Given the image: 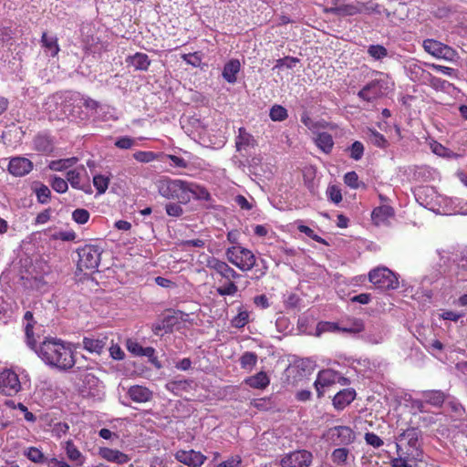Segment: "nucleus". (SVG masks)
I'll use <instances>...</instances> for the list:
<instances>
[{"instance_id": "obj_10", "label": "nucleus", "mask_w": 467, "mask_h": 467, "mask_svg": "<svg viewBox=\"0 0 467 467\" xmlns=\"http://www.w3.org/2000/svg\"><path fill=\"white\" fill-rule=\"evenodd\" d=\"M206 267L214 271L223 280L238 279L241 275L231 267L226 262L215 256L206 255Z\"/></svg>"}, {"instance_id": "obj_3", "label": "nucleus", "mask_w": 467, "mask_h": 467, "mask_svg": "<svg viewBox=\"0 0 467 467\" xmlns=\"http://www.w3.org/2000/svg\"><path fill=\"white\" fill-rule=\"evenodd\" d=\"M158 192L169 200H177L181 203H187L190 198L186 197V181L161 177L156 183Z\"/></svg>"}, {"instance_id": "obj_15", "label": "nucleus", "mask_w": 467, "mask_h": 467, "mask_svg": "<svg viewBox=\"0 0 467 467\" xmlns=\"http://www.w3.org/2000/svg\"><path fill=\"white\" fill-rule=\"evenodd\" d=\"M175 459L189 467H200L207 458L201 451L180 450L175 453Z\"/></svg>"}, {"instance_id": "obj_25", "label": "nucleus", "mask_w": 467, "mask_h": 467, "mask_svg": "<svg viewBox=\"0 0 467 467\" xmlns=\"http://www.w3.org/2000/svg\"><path fill=\"white\" fill-rule=\"evenodd\" d=\"M244 384L249 386L252 389H265L267 388L270 384V379L266 372L265 371H259L258 373L247 377L244 380Z\"/></svg>"}, {"instance_id": "obj_53", "label": "nucleus", "mask_w": 467, "mask_h": 467, "mask_svg": "<svg viewBox=\"0 0 467 467\" xmlns=\"http://www.w3.org/2000/svg\"><path fill=\"white\" fill-rule=\"evenodd\" d=\"M90 214L88 210L78 208L73 211L72 219L78 224H84L88 222Z\"/></svg>"}, {"instance_id": "obj_50", "label": "nucleus", "mask_w": 467, "mask_h": 467, "mask_svg": "<svg viewBox=\"0 0 467 467\" xmlns=\"http://www.w3.org/2000/svg\"><path fill=\"white\" fill-rule=\"evenodd\" d=\"M340 331L338 323L321 321L317 326V332L318 335L326 332H337Z\"/></svg>"}, {"instance_id": "obj_13", "label": "nucleus", "mask_w": 467, "mask_h": 467, "mask_svg": "<svg viewBox=\"0 0 467 467\" xmlns=\"http://www.w3.org/2000/svg\"><path fill=\"white\" fill-rule=\"evenodd\" d=\"M61 110L64 114L78 117L81 113V94L76 91H66L62 95Z\"/></svg>"}, {"instance_id": "obj_38", "label": "nucleus", "mask_w": 467, "mask_h": 467, "mask_svg": "<svg viewBox=\"0 0 467 467\" xmlns=\"http://www.w3.org/2000/svg\"><path fill=\"white\" fill-rule=\"evenodd\" d=\"M407 13V6L405 4L399 3L398 5L392 10L389 11L388 9H384V14L387 18L394 24H398L404 19L402 16H405Z\"/></svg>"}, {"instance_id": "obj_29", "label": "nucleus", "mask_w": 467, "mask_h": 467, "mask_svg": "<svg viewBox=\"0 0 467 467\" xmlns=\"http://www.w3.org/2000/svg\"><path fill=\"white\" fill-rule=\"evenodd\" d=\"M175 324V317L172 316L164 317L161 320L154 323L151 327L152 332L156 336H163L171 333Z\"/></svg>"}, {"instance_id": "obj_24", "label": "nucleus", "mask_w": 467, "mask_h": 467, "mask_svg": "<svg viewBox=\"0 0 467 467\" xmlns=\"http://www.w3.org/2000/svg\"><path fill=\"white\" fill-rule=\"evenodd\" d=\"M34 149L43 154H50L54 150L52 138L47 134H37L34 139Z\"/></svg>"}, {"instance_id": "obj_41", "label": "nucleus", "mask_w": 467, "mask_h": 467, "mask_svg": "<svg viewBox=\"0 0 467 467\" xmlns=\"http://www.w3.org/2000/svg\"><path fill=\"white\" fill-rule=\"evenodd\" d=\"M235 280L236 279L224 280V283L216 288L217 294L221 296H234L238 292Z\"/></svg>"}, {"instance_id": "obj_32", "label": "nucleus", "mask_w": 467, "mask_h": 467, "mask_svg": "<svg viewBox=\"0 0 467 467\" xmlns=\"http://www.w3.org/2000/svg\"><path fill=\"white\" fill-rule=\"evenodd\" d=\"M40 42L42 47L49 52L51 57H55L58 55L60 47L56 36H48L47 32H43Z\"/></svg>"}, {"instance_id": "obj_11", "label": "nucleus", "mask_w": 467, "mask_h": 467, "mask_svg": "<svg viewBox=\"0 0 467 467\" xmlns=\"http://www.w3.org/2000/svg\"><path fill=\"white\" fill-rule=\"evenodd\" d=\"M327 439L335 445H349L356 440L355 431L348 426H335L327 433Z\"/></svg>"}, {"instance_id": "obj_56", "label": "nucleus", "mask_w": 467, "mask_h": 467, "mask_svg": "<svg viewBox=\"0 0 467 467\" xmlns=\"http://www.w3.org/2000/svg\"><path fill=\"white\" fill-rule=\"evenodd\" d=\"M249 320V313L245 310L239 311V313L232 319L233 327L236 328L244 327Z\"/></svg>"}, {"instance_id": "obj_17", "label": "nucleus", "mask_w": 467, "mask_h": 467, "mask_svg": "<svg viewBox=\"0 0 467 467\" xmlns=\"http://www.w3.org/2000/svg\"><path fill=\"white\" fill-rule=\"evenodd\" d=\"M383 86L380 80L374 79L365 85L358 93L360 99L372 102L383 95Z\"/></svg>"}, {"instance_id": "obj_28", "label": "nucleus", "mask_w": 467, "mask_h": 467, "mask_svg": "<svg viewBox=\"0 0 467 467\" xmlns=\"http://www.w3.org/2000/svg\"><path fill=\"white\" fill-rule=\"evenodd\" d=\"M241 69V64L238 59H231L225 63L223 69V78L231 84H234L237 80V74Z\"/></svg>"}, {"instance_id": "obj_19", "label": "nucleus", "mask_w": 467, "mask_h": 467, "mask_svg": "<svg viewBox=\"0 0 467 467\" xmlns=\"http://www.w3.org/2000/svg\"><path fill=\"white\" fill-rule=\"evenodd\" d=\"M99 455L100 458L109 462L117 464H125L130 461V457L117 449H111L109 447H99Z\"/></svg>"}, {"instance_id": "obj_7", "label": "nucleus", "mask_w": 467, "mask_h": 467, "mask_svg": "<svg viewBox=\"0 0 467 467\" xmlns=\"http://www.w3.org/2000/svg\"><path fill=\"white\" fill-rule=\"evenodd\" d=\"M101 252L102 250L99 246L93 244H86L79 248L78 268L80 271L97 269L100 263Z\"/></svg>"}, {"instance_id": "obj_1", "label": "nucleus", "mask_w": 467, "mask_h": 467, "mask_svg": "<svg viewBox=\"0 0 467 467\" xmlns=\"http://www.w3.org/2000/svg\"><path fill=\"white\" fill-rule=\"evenodd\" d=\"M36 352L46 364L58 369L67 370L75 365L73 351L59 338L47 337Z\"/></svg>"}, {"instance_id": "obj_26", "label": "nucleus", "mask_w": 467, "mask_h": 467, "mask_svg": "<svg viewBox=\"0 0 467 467\" xmlns=\"http://www.w3.org/2000/svg\"><path fill=\"white\" fill-rule=\"evenodd\" d=\"M126 63L129 66H132L135 70L146 71L150 65V59L147 54L137 52L133 56H129L126 58Z\"/></svg>"}, {"instance_id": "obj_60", "label": "nucleus", "mask_w": 467, "mask_h": 467, "mask_svg": "<svg viewBox=\"0 0 467 467\" xmlns=\"http://www.w3.org/2000/svg\"><path fill=\"white\" fill-rule=\"evenodd\" d=\"M134 144H135L134 139L128 137V136L120 137L115 141V146L117 148L122 149V150L130 149L134 146Z\"/></svg>"}, {"instance_id": "obj_33", "label": "nucleus", "mask_w": 467, "mask_h": 467, "mask_svg": "<svg viewBox=\"0 0 467 467\" xmlns=\"http://www.w3.org/2000/svg\"><path fill=\"white\" fill-rule=\"evenodd\" d=\"M315 143L326 154H329L334 148L333 137L327 132L317 133Z\"/></svg>"}, {"instance_id": "obj_5", "label": "nucleus", "mask_w": 467, "mask_h": 467, "mask_svg": "<svg viewBox=\"0 0 467 467\" xmlns=\"http://www.w3.org/2000/svg\"><path fill=\"white\" fill-rule=\"evenodd\" d=\"M368 280L380 290H394L399 287L397 275L386 266H379L368 272Z\"/></svg>"}, {"instance_id": "obj_59", "label": "nucleus", "mask_w": 467, "mask_h": 467, "mask_svg": "<svg viewBox=\"0 0 467 467\" xmlns=\"http://www.w3.org/2000/svg\"><path fill=\"white\" fill-rule=\"evenodd\" d=\"M34 324L31 323V322H28L26 324V327H25V332H26V339H27V344L28 346L33 348V349H36V340L35 338V336H34Z\"/></svg>"}, {"instance_id": "obj_64", "label": "nucleus", "mask_w": 467, "mask_h": 467, "mask_svg": "<svg viewBox=\"0 0 467 467\" xmlns=\"http://www.w3.org/2000/svg\"><path fill=\"white\" fill-rule=\"evenodd\" d=\"M44 464H46V467H70V465L66 461L58 460L57 458H46Z\"/></svg>"}, {"instance_id": "obj_4", "label": "nucleus", "mask_w": 467, "mask_h": 467, "mask_svg": "<svg viewBox=\"0 0 467 467\" xmlns=\"http://www.w3.org/2000/svg\"><path fill=\"white\" fill-rule=\"evenodd\" d=\"M225 255L229 263L243 272L250 271L256 263L254 253L241 245H233L226 249Z\"/></svg>"}, {"instance_id": "obj_31", "label": "nucleus", "mask_w": 467, "mask_h": 467, "mask_svg": "<svg viewBox=\"0 0 467 467\" xmlns=\"http://www.w3.org/2000/svg\"><path fill=\"white\" fill-rule=\"evenodd\" d=\"M235 145L237 150H246L249 147H254L256 140L244 128H239Z\"/></svg>"}, {"instance_id": "obj_8", "label": "nucleus", "mask_w": 467, "mask_h": 467, "mask_svg": "<svg viewBox=\"0 0 467 467\" xmlns=\"http://www.w3.org/2000/svg\"><path fill=\"white\" fill-rule=\"evenodd\" d=\"M422 47L428 54L439 59L454 61L458 57L456 50L435 39H425Z\"/></svg>"}, {"instance_id": "obj_54", "label": "nucleus", "mask_w": 467, "mask_h": 467, "mask_svg": "<svg viewBox=\"0 0 467 467\" xmlns=\"http://www.w3.org/2000/svg\"><path fill=\"white\" fill-rule=\"evenodd\" d=\"M344 182L352 189H358L360 184L364 186V183L358 180V175L356 171H348L344 176Z\"/></svg>"}, {"instance_id": "obj_62", "label": "nucleus", "mask_w": 467, "mask_h": 467, "mask_svg": "<svg viewBox=\"0 0 467 467\" xmlns=\"http://www.w3.org/2000/svg\"><path fill=\"white\" fill-rule=\"evenodd\" d=\"M165 210L168 215L173 217H179L183 213L182 208L178 203H168L165 206Z\"/></svg>"}, {"instance_id": "obj_49", "label": "nucleus", "mask_w": 467, "mask_h": 467, "mask_svg": "<svg viewBox=\"0 0 467 467\" xmlns=\"http://www.w3.org/2000/svg\"><path fill=\"white\" fill-rule=\"evenodd\" d=\"M270 118L274 121H283L287 118V110L281 105H275L270 109Z\"/></svg>"}, {"instance_id": "obj_12", "label": "nucleus", "mask_w": 467, "mask_h": 467, "mask_svg": "<svg viewBox=\"0 0 467 467\" xmlns=\"http://www.w3.org/2000/svg\"><path fill=\"white\" fill-rule=\"evenodd\" d=\"M313 455L306 450H299L285 454L280 462L282 467H309Z\"/></svg>"}, {"instance_id": "obj_43", "label": "nucleus", "mask_w": 467, "mask_h": 467, "mask_svg": "<svg viewBox=\"0 0 467 467\" xmlns=\"http://www.w3.org/2000/svg\"><path fill=\"white\" fill-rule=\"evenodd\" d=\"M397 453L398 457L390 461L391 467H412L411 462L421 461L419 458H410V456L403 454L401 451H397Z\"/></svg>"}, {"instance_id": "obj_22", "label": "nucleus", "mask_w": 467, "mask_h": 467, "mask_svg": "<svg viewBox=\"0 0 467 467\" xmlns=\"http://www.w3.org/2000/svg\"><path fill=\"white\" fill-rule=\"evenodd\" d=\"M130 399L137 403H145L152 398V392L146 387L134 385L127 392Z\"/></svg>"}, {"instance_id": "obj_2", "label": "nucleus", "mask_w": 467, "mask_h": 467, "mask_svg": "<svg viewBox=\"0 0 467 467\" xmlns=\"http://www.w3.org/2000/svg\"><path fill=\"white\" fill-rule=\"evenodd\" d=\"M421 431L419 428L411 427L405 430L399 436V442L396 444L397 451L421 460L423 451L420 443Z\"/></svg>"}, {"instance_id": "obj_44", "label": "nucleus", "mask_w": 467, "mask_h": 467, "mask_svg": "<svg viewBox=\"0 0 467 467\" xmlns=\"http://www.w3.org/2000/svg\"><path fill=\"white\" fill-rule=\"evenodd\" d=\"M66 178L72 188L84 191V187L81 184V174L77 169L68 171L66 174Z\"/></svg>"}, {"instance_id": "obj_20", "label": "nucleus", "mask_w": 467, "mask_h": 467, "mask_svg": "<svg viewBox=\"0 0 467 467\" xmlns=\"http://www.w3.org/2000/svg\"><path fill=\"white\" fill-rule=\"evenodd\" d=\"M63 449L67 458L72 463L73 467H81L85 463L86 456L78 450L73 441L68 440L64 442Z\"/></svg>"}, {"instance_id": "obj_46", "label": "nucleus", "mask_w": 467, "mask_h": 467, "mask_svg": "<svg viewBox=\"0 0 467 467\" xmlns=\"http://www.w3.org/2000/svg\"><path fill=\"white\" fill-rule=\"evenodd\" d=\"M368 54L375 60H381L388 57V50L381 45H370L368 47Z\"/></svg>"}, {"instance_id": "obj_35", "label": "nucleus", "mask_w": 467, "mask_h": 467, "mask_svg": "<svg viewBox=\"0 0 467 467\" xmlns=\"http://www.w3.org/2000/svg\"><path fill=\"white\" fill-rule=\"evenodd\" d=\"M23 455L30 462L36 464H44L46 462L45 454L39 448L36 446H29L25 448L23 450Z\"/></svg>"}, {"instance_id": "obj_57", "label": "nucleus", "mask_w": 467, "mask_h": 467, "mask_svg": "<svg viewBox=\"0 0 467 467\" xmlns=\"http://www.w3.org/2000/svg\"><path fill=\"white\" fill-rule=\"evenodd\" d=\"M364 439L367 444L376 449L381 447L384 444L382 439L374 432H367Z\"/></svg>"}, {"instance_id": "obj_21", "label": "nucleus", "mask_w": 467, "mask_h": 467, "mask_svg": "<svg viewBox=\"0 0 467 467\" xmlns=\"http://www.w3.org/2000/svg\"><path fill=\"white\" fill-rule=\"evenodd\" d=\"M356 398V391L353 389H345L338 391L333 398V405L337 410H344Z\"/></svg>"}, {"instance_id": "obj_37", "label": "nucleus", "mask_w": 467, "mask_h": 467, "mask_svg": "<svg viewBox=\"0 0 467 467\" xmlns=\"http://www.w3.org/2000/svg\"><path fill=\"white\" fill-rule=\"evenodd\" d=\"M349 455V449L346 447L337 448L331 453V461L337 466H346L348 464Z\"/></svg>"}, {"instance_id": "obj_52", "label": "nucleus", "mask_w": 467, "mask_h": 467, "mask_svg": "<svg viewBox=\"0 0 467 467\" xmlns=\"http://www.w3.org/2000/svg\"><path fill=\"white\" fill-rule=\"evenodd\" d=\"M133 158L139 162L149 163L157 159V154L153 151L139 150L133 154Z\"/></svg>"}, {"instance_id": "obj_16", "label": "nucleus", "mask_w": 467, "mask_h": 467, "mask_svg": "<svg viewBox=\"0 0 467 467\" xmlns=\"http://www.w3.org/2000/svg\"><path fill=\"white\" fill-rule=\"evenodd\" d=\"M33 162L25 157H14L11 158L8 163V171L16 176L22 177L28 174L33 170Z\"/></svg>"}, {"instance_id": "obj_9", "label": "nucleus", "mask_w": 467, "mask_h": 467, "mask_svg": "<svg viewBox=\"0 0 467 467\" xmlns=\"http://www.w3.org/2000/svg\"><path fill=\"white\" fill-rule=\"evenodd\" d=\"M22 389L18 375L12 369H4L0 373V393L13 397Z\"/></svg>"}, {"instance_id": "obj_18", "label": "nucleus", "mask_w": 467, "mask_h": 467, "mask_svg": "<svg viewBox=\"0 0 467 467\" xmlns=\"http://www.w3.org/2000/svg\"><path fill=\"white\" fill-rule=\"evenodd\" d=\"M395 216V211L390 205L383 204L373 209L371 220L375 225H388Z\"/></svg>"}, {"instance_id": "obj_34", "label": "nucleus", "mask_w": 467, "mask_h": 467, "mask_svg": "<svg viewBox=\"0 0 467 467\" xmlns=\"http://www.w3.org/2000/svg\"><path fill=\"white\" fill-rule=\"evenodd\" d=\"M424 402L434 407H441L445 401V394L441 390H428L422 394Z\"/></svg>"}, {"instance_id": "obj_14", "label": "nucleus", "mask_w": 467, "mask_h": 467, "mask_svg": "<svg viewBox=\"0 0 467 467\" xmlns=\"http://www.w3.org/2000/svg\"><path fill=\"white\" fill-rule=\"evenodd\" d=\"M339 381V374L333 369H323L318 372L316 381L314 382L317 397L324 395L325 389L329 388Z\"/></svg>"}, {"instance_id": "obj_36", "label": "nucleus", "mask_w": 467, "mask_h": 467, "mask_svg": "<svg viewBox=\"0 0 467 467\" xmlns=\"http://www.w3.org/2000/svg\"><path fill=\"white\" fill-rule=\"evenodd\" d=\"M426 78L429 82V85L436 90L446 92L451 88H455L453 84L441 78L432 76L430 72L426 73Z\"/></svg>"}, {"instance_id": "obj_45", "label": "nucleus", "mask_w": 467, "mask_h": 467, "mask_svg": "<svg viewBox=\"0 0 467 467\" xmlns=\"http://www.w3.org/2000/svg\"><path fill=\"white\" fill-rule=\"evenodd\" d=\"M50 186L58 193H65L68 189V182L66 179L54 175L49 181Z\"/></svg>"}, {"instance_id": "obj_42", "label": "nucleus", "mask_w": 467, "mask_h": 467, "mask_svg": "<svg viewBox=\"0 0 467 467\" xmlns=\"http://www.w3.org/2000/svg\"><path fill=\"white\" fill-rule=\"evenodd\" d=\"M368 134L370 142L380 149H386L389 146V142L383 134L379 133L375 129L368 128Z\"/></svg>"}, {"instance_id": "obj_58", "label": "nucleus", "mask_w": 467, "mask_h": 467, "mask_svg": "<svg viewBox=\"0 0 467 467\" xmlns=\"http://www.w3.org/2000/svg\"><path fill=\"white\" fill-rule=\"evenodd\" d=\"M431 149L433 153L438 156L451 158L453 155V152L451 150L436 141L431 145Z\"/></svg>"}, {"instance_id": "obj_48", "label": "nucleus", "mask_w": 467, "mask_h": 467, "mask_svg": "<svg viewBox=\"0 0 467 467\" xmlns=\"http://www.w3.org/2000/svg\"><path fill=\"white\" fill-rule=\"evenodd\" d=\"M35 192H36L37 201L40 203L46 204V203L49 202L50 198H51V192L47 185L41 183L38 187H36L35 189Z\"/></svg>"}, {"instance_id": "obj_61", "label": "nucleus", "mask_w": 467, "mask_h": 467, "mask_svg": "<svg viewBox=\"0 0 467 467\" xmlns=\"http://www.w3.org/2000/svg\"><path fill=\"white\" fill-rule=\"evenodd\" d=\"M327 195L328 198L334 202V203H339L342 201V194L341 191L338 187L332 185L329 186L327 189Z\"/></svg>"}, {"instance_id": "obj_23", "label": "nucleus", "mask_w": 467, "mask_h": 467, "mask_svg": "<svg viewBox=\"0 0 467 467\" xmlns=\"http://www.w3.org/2000/svg\"><path fill=\"white\" fill-rule=\"evenodd\" d=\"M107 341H108V337L107 336H103L101 337H85L82 340V343H83V348L90 352V353H97V354H100L105 346L107 345Z\"/></svg>"}, {"instance_id": "obj_63", "label": "nucleus", "mask_w": 467, "mask_h": 467, "mask_svg": "<svg viewBox=\"0 0 467 467\" xmlns=\"http://www.w3.org/2000/svg\"><path fill=\"white\" fill-rule=\"evenodd\" d=\"M242 462L240 456H233L219 463L216 467H238Z\"/></svg>"}, {"instance_id": "obj_6", "label": "nucleus", "mask_w": 467, "mask_h": 467, "mask_svg": "<svg viewBox=\"0 0 467 467\" xmlns=\"http://www.w3.org/2000/svg\"><path fill=\"white\" fill-rule=\"evenodd\" d=\"M330 6L324 7L323 12L339 17L353 16L362 14L365 10V3L358 0L349 3L346 0H330Z\"/></svg>"}, {"instance_id": "obj_40", "label": "nucleus", "mask_w": 467, "mask_h": 467, "mask_svg": "<svg viewBox=\"0 0 467 467\" xmlns=\"http://www.w3.org/2000/svg\"><path fill=\"white\" fill-rule=\"evenodd\" d=\"M258 357L254 352L245 351L240 357L241 368L250 372L255 367Z\"/></svg>"}, {"instance_id": "obj_55", "label": "nucleus", "mask_w": 467, "mask_h": 467, "mask_svg": "<svg viewBox=\"0 0 467 467\" xmlns=\"http://www.w3.org/2000/svg\"><path fill=\"white\" fill-rule=\"evenodd\" d=\"M182 58L188 65H191L194 67H198L202 64V55L200 52H193L189 54H182Z\"/></svg>"}, {"instance_id": "obj_27", "label": "nucleus", "mask_w": 467, "mask_h": 467, "mask_svg": "<svg viewBox=\"0 0 467 467\" xmlns=\"http://www.w3.org/2000/svg\"><path fill=\"white\" fill-rule=\"evenodd\" d=\"M185 191L186 197H189L190 199L193 197L197 200L208 201L211 198V194L205 187L194 182H186Z\"/></svg>"}, {"instance_id": "obj_39", "label": "nucleus", "mask_w": 467, "mask_h": 467, "mask_svg": "<svg viewBox=\"0 0 467 467\" xmlns=\"http://www.w3.org/2000/svg\"><path fill=\"white\" fill-rule=\"evenodd\" d=\"M78 159L77 157L51 161L48 164V168L51 171H63L74 166L78 162Z\"/></svg>"}, {"instance_id": "obj_47", "label": "nucleus", "mask_w": 467, "mask_h": 467, "mask_svg": "<svg viewBox=\"0 0 467 467\" xmlns=\"http://www.w3.org/2000/svg\"><path fill=\"white\" fill-rule=\"evenodd\" d=\"M93 184L99 194L104 193L109 188V177L97 174L93 177Z\"/></svg>"}, {"instance_id": "obj_51", "label": "nucleus", "mask_w": 467, "mask_h": 467, "mask_svg": "<svg viewBox=\"0 0 467 467\" xmlns=\"http://www.w3.org/2000/svg\"><path fill=\"white\" fill-rule=\"evenodd\" d=\"M348 150H349V156L351 159L359 161L363 157L365 149L360 141L356 140Z\"/></svg>"}, {"instance_id": "obj_30", "label": "nucleus", "mask_w": 467, "mask_h": 467, "mask_svg": "<svg viewBox=\"0 0 467 467\" xmlns=\"http://www.w3.org/2000/svg\"><path fill=\"white\" fill-rule=\"evenodd\" d=\"M340 331L349 334H358L365 329L362 319L357 317L347 318L339 324Z\"/></svg>"}]
</instances>
